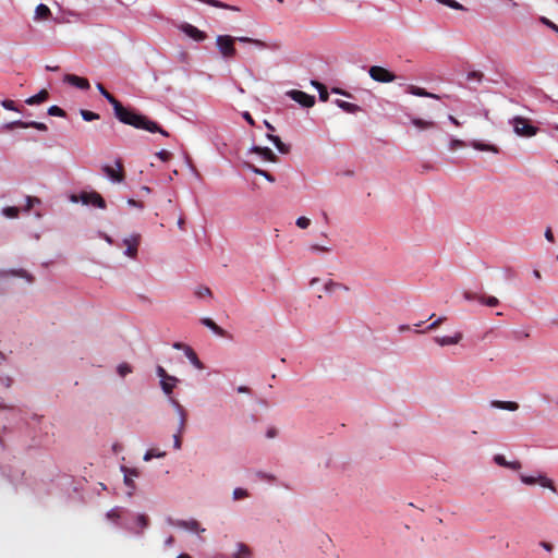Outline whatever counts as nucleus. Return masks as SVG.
Returning <instances> with one entry per match:
<instances>
[{"label":"nucleus","mask_w":558,"mask_h":558,"mask_svg":"<svg viewBox=\"0 0 558 558\" xmlns=\"http://www.w3.org/2000/svg\"><path fill=\"white\" fill-rule=\"evenodd\" d=\"M368 74L374 81L379 83H390L396 80V75L392 72L379 65L371 66Z\"/></svg>","instance_id":"423d86ee"},{"label":"nucleus","mask_w":558,"mask_h":558,"mask_svg":"<svg viewBox=\"0 0 558 558\" xmlns=\"http://www.w3.org/2000/svg\"><path fill=\"white\" fill-rule=\"evenodd\" d=\"M335 104L348 113H356V112L361 111L360 106L349 102V101H345V100L336 99Z\"/></svg>","instance_id":"f3484780"},{"label":"nucleus","mask_w":558,"mask_h":558,"mask_svg":"<svg viewBox=\"0 0 558 558\" xmlns=\"http://www.w3.org/2000/svg\"><path fill=\"white\" fill-rule=\"evenodd\" d=\"M251 557V549L245 544H238V550L234 554V558H248Z\"/></svg>","instance_id":"c85d7f7f"},{"label":"nucleus","mask_w":558,"mask_h":558,"mask_svg":"<svg viewBox=\"0 0 558 558\" xmlns=\"http://www.w3.org/2000/svg\"><path fill=\"white\" fill-rule=\"evenodd\" d=\"M49 98V93L47 89H41L38 94L27 98L25 102L29 106L39 105L46 101Z\"/></svg>","instance_id":"dca6fc26"},{"label":"nucleus","mask_w":558,"mask_h":558,"mask_svg":"<svg viewBox=\"0 0 558 558\" xmlns=\"http://www.w3.org/2000/svg\"><path fill=\"white\" fill-rule=\"evenodd\" d=\"M26 202H27L26 208H25L26 211H28L34 206V204L40 203V201L37 197H33V196H27Z\"/></svg>","instance_id":"5fc2aeb1"},{"label":"nucleus","mask_w":558,"mask_h":558,"mask_svg":"<svg viewBox=\"0 0 558 558\" xmlns=\"http://www.w3.org/2000/svg\"><path fill=\"white\" fill-rule=\"evenodd\" d=\"M492 407L493 408H497V409H501V410H508V411H515L519 409V404L517 402H513V401H499V400H494L492 401Z\"/></svg>","instance_id":"6ab92c4d"},{"label":"nucleus","mask_w":558,"mask_h":558,"mask_svg":"<svg viewBox=\"0 0 558 558\" xmlns=\"http://www.w3.org/2000/svg\"><path fill=\"white\" fill-rule=\"evenodd\" d=\"M508 468L512 470H519L521 469V463L519 461L509 462Z\"/></svg>","instance_id":"69168bd1"},{"label":"nucleus","mask_w":558,"mask_h":558,"mask_svg":"<svg viewBox=\"0 0 558 558\" xmlns=\"http://www.w3.org/2000/svg\"><path fill=\"white\" fill-rule=\"evenodd\" d=\"M494 461H495L498 465H500V466L508 468L509 462H508V461L506 460V458H505L504 456H501V454H496V456L494 457Z\"/></svg>","instance_id":"864d4df0"},{"label":"nucleus","mask_w":558,"mask_h":558,"mask_svg":"<svg viewBox=\"0 0 558 558\" xmlns=\"http://www.w3.org/2000/svg\"><path fill=\"white\" fill-rule=\"evenodd\" d=\"M471 146L474 149H477V150H481V151H490V153H494V154H498L499 153V149H498L497 146L492 145V144H485V143H482L480 141H473L471 143Z\"/></svg>","instance_id":"412c9836"},{"label":"nucleus","mask_w":558,"mask_h":558,"mask_svg":"<svg viewBox=\"0 0 558 558\" xmlns=\"http://www.w3.org/2000/svg\"><path fill=\"white\" fill-rule=\"evenodd\" d=\"M311 223V220L306 217H299L296 219V226L301 229H306Z\"/></svg>","instance_id":"de8ad7c7"},{"label":"nucleus","mask_w":558,"mask_h":558,"mask_svg":"<svg viewBox=\"0 0 558 558\" xmlns=\"http://www.w3.org/2000/svg\"><path fill=\"white\" fill-rule=\"evenodd\" d=\"M337 289H343V290H348V288L341 283H338V282H335L332 280H329L326 284H325V291L328 292V293H332L335 292Z\"/></svg>","instance_id":"7c9ffc66"},{"label":"nucleus","mask_w":558,"mask_h":558,"mask_svg":"<svg viewBox=\"0 0 558 558\" xmlns=\"http://www.w3.org/2000/svg\"><path fill=\"white\" fill-rule=\"evenodd\" d=\"M411 122L415 128L420 130H427L436 126V123L434 121H427L421 118H412Z\"/></svg>","instance_id":"b1692460"},{"label":"nucleus","mask_w":558,"mask_h":558,"mask_svg":"<svg viewBox=\"0 0 558 558\" xmlns=\"http://www.w3.org/2000/svg\"><path fill=\"white\" fill-rule=\"evenodd\" d=\"M15 128L26 129V121L16 120V121L9 122L4 125L5 130H13Z\"/></svg>","instance_id":"e433bc0d"},{"label":"nucleus","mask_w":558,"mask_h":558,"mask_svg":"<svg viewBox=\"0 0 558 558\" xmlns=\"http://www.w3.org/2000/svg\"><path fill=\"white\" fill-rule=\"evenodd\" d=\"M446 320V317H439L437 318L435 322H433L428 327L427 329L428 330H434L436 328H438Z\"/></svg>","instance_id":"13d9d810"},{"label":"nucleus","mask_w":558,"mask_h":558,"mask_svg":"<svg viewBox=\"0 0 558 558\" xmlns=\"http://www.w3.org/2000/svg\"><path fill=\"white\" fill-rule=\"evenodd\" d=\"M166 456L165 451H160L159 449H149L146 451L144 456L145 461H150L153 458H162Z\"/></svg>","instance_id":"c756f323"},{"label":"nucleus","mask_w":558,"mask_h":558,"mask_svg":"<svg viewBox=\"0 0 558 558\" xmlns=\"http://www.w3.org/2000/svg\"><path fill=\"white\" fill-rule=\"evenodd\" d=\"M1 381H2V384H3L7 388H9V387L11 386V384H12V379H11L10 377H5V378L1 379Z\"/></svg>","instance_id":"774afa93"},{"label":"nucleus","mask_w":558,"mask_h":558,"mask_svg":"<svg viewBox=\"0 0 558 558\" xmlns=\"http://www.w3.org/2000/svg\"><path fill=\"white\" fill-rule=\"evenodd\" d=\"M247 167L252 172L264 177L268 182L274 183L276 181L275 177L271 173H269L268 171L257 168L254 165H247Z\"/></svg>","instance_id":"a878e982"},{"label":"nucleus","mask_w":558,"mask_h":558,"mask_svg":"<svg viewBox=\"0 0 558 558\" xmlns=\"http://www.w3.org/2000/svg\"><path fill=\"white\" fill-rule=\"evenodd\" d=\"M545 238H546V240H547V241H549V242H554V241H555V238H554V233H553V231H551V228H549V227H548V228L545 230Z\"/></svg>","instance_id":"bf43d9fd"},{"label":"nucleus","mask_w":558,"mask_h":558,"mask_svg":"<svg viewBox=\"0 0 558 558\" xmlns=\"http://www.w3.org/2000/svg\"><path fill=\"white\" fill-rule=\"evenodd\" d=\"M156 156L162 161H168L172 157V154L168 150H160L156 154Z\"/></svg>","instance_id":"603ef678"},{"label":"nucleus","mask_w":558,"mask_h":558,"mask_svg":"<svg viewBox=\"0 0 558 558\" xmlns=\"http://www.w3.org/2000/svg\"><path fill=\"white\" fill-rule=\"evenodd\" d=\"M170 401L172 405L175 408L177 413L179 414V433H183L186 424V412L178 400L171 398Z\"/></svg>","instance_id":"ddd939ff"},{"label":"nucleus","mask_w":558,"mask_h":558,"mask_svg":"<svg viewBox=\"0 0 558 558\" xmlns=\"http://www.w3.org/2000/svg\"><path fill=\"white\" fill-rule=\"evenodd\" d=\"M28 128H33V129H36V130L43 131V132L48 130V128L45 123L36 122V121L26 122V129H28Z\"/></svg>","instance_id":"58836bf2"},{"label":"nucleus","mask_w":558,"mask_h":558,"mask_svg":"<svg viewBox=\"0 0 558 558\" xmlns=\"http://www.w3.org/2000/svg\"><path fill=\"white\" fill-rule=\"evenodd\" d=\"M539 22L558 34V25L551 22L549 19L541 16Z\"/></svg>","instance_id":"79ce46f5"},{"label":"nucleus","mask_w":558,"mask_h":558,"mask_svg":"<svg viewBox=\"0 0 558 558\" xmlns=\"http://www.w3.org/2000/svg\"><path fill=\"white\" fill-rule=\"evenodd\" d=\"M511 124L519 136L531 137L537 133V128L532 125L526 118L514 117L511 120Z\"/></svg>","instance_id":"7ed1b4c3"},{"label":"nucleus","mask_w":558,"mask_h":558,"mask_svg":"<svg viewBox=\"0 0 558 558\" xmlns=\"http://www.w3.org/2000/svg\"><path fill=\"white\" fill-rule=\"evenodd\" d=\"M64 81L68 82L69 84L77 87V88H81V89H88L89 88V82L88 80L84 78V77H80L77 75H74V74H66L64 76Z\"/></svg>","instance_id":"f8f14e48"},{"label":"nucleus","mask_w":558,"mask_h":558,"mask_svg":"<svg viewBox=\"0 0 558 558\" xmlns=\"http://www.w3.org/2000/svg\"><path fill=\"white\" fill-rule=\"evenodd\" d=\"M312 85L315 86L319 92V99L322 101H327L329 98L328 90L324 84L317 81H312Z\"/></svg>","instance_id":"bb28decb"},{"label":"nucleus","mask_w":558,"mask_h":558,"mask_svg":"<svg viewBox=\"0 0 558 558\" xmlns=\"http://www.w3.org/2000/svg\"><path fill=\"white\" fill-rule=\"evenodd\" d=\"M48 114L52 116V117H61V118H63V117H65L66 113H65V111L62 108H60L58 106H51L48 109Z\"/></svg>","instance_id":"f704fd0d"},{"label":"nucleus","mask_w":558,"mask_h":558,"mask_svg":"<svg viewBox=\"0 0 558 558\" xmlns=\"http://www.w3.org/2000/svg\"><path fill=\"white\" fill-rule=\"evenodd\" d=\"M2 213L8 218H16L19 216L20 209L17 207H5L3 208Z\"/></svg>","instance_id":"4c0bfd02"},{"label":"nucleus","mask_w":558,"mask_h":558,"mask_svg":"<svg viewBox=\"0 0 558 558\" xmlns=\"http://www.w3.org/2000/svg\"><path fill=\"white\" fill-rule=\"evenodd\" d=\"M202 324L204 326H206L207 328H209L213 332H215L216 335L220 336V337H225L226 336V330L222 329L220 326H218L211 318H203L202 320Z\"/></svg>","instance_id":"a211bd4d"},{"label":"nucleus","mask_w":558,"mask_h":558,"mask_svg":"<svg viewBox=\"0 0 558 558\" xmlns=\"http://www.w3.org/2000/svg\"><path fill=\"white\" fill-rule=\"evenodd\" d=\"M236 41L242 44H251L259 49L268 48V45L260 39H255L245 36L233 37L230 35H218L216 37V47L218 49V52L225 60H232L238 56V51L235 49Z\"/></svg>","instance_id":"f03ea898"},{"label":"nucleus","mask_w":558,"mask_h":558,"mask_svg":"<svg viewBox=\"0 0 558 558\" xmlns=\"http://www.w3.org/2000/svg\"><path fill=\"white\" fill-rule=\"evenodd\" d=\"M173 348L177 350H183L184 353L186 354V348H191V347L187 344L181 343V342H175V343H173Z\"/></svg>","instance_id":"052dcab7"},{"label":"nucleus","mask_w":558,"mask_h":558,"mask_svg":"<svg viewBox=\"0 0 558 558\" xmlns=\"http://www.w3.org/2000/svg\"><path fill=\"white\" fill-rule=\"evenodd\" d=\"M80 113H81L82 118L85 121H94V120H98L99 119V114L98 113L89 111V110H86V109H82L80 111Z\"/></svg>","instance_id":"72a5a7b5"},{"label":"nucleus","mask_w":558,"mask_h":558,"mask_svg":"<svg viewBox=\"0 0 558 558\" xmlns=\"http://www.w3.org/2000/svg\"><path fill=\"white\" fill-rule=\"evenodd\" d=\"M182 31L189 36L191 37L192 39H194L195 41H204L206 38H207V35L205 32L198 29L197 27H195L194 25L192 24H184L182 25Z\"/></svg>","instance_id":"9d476101"},{"label":"nucleus","mask_w":558,"mask_h":558,"mask_svg":"<svg viewBox=\"0 0 558 558\" xmlns=\"http://www.w3.org/2000/svg\"><path fill=\"white\" fill-rule=\"evenodd\" d=\"M174 524L181 529H185L196 533L205 531V529H202L199 526V523L196 520H178Z\"/></svg>","instance_id":"4468645a"},{"label":"nucleus","mask_w":558,"mask_h":558,"mask_svg":"<svg viewBox=\"0 0 558 558\" xmlns=\"http://www.w3.org/2000/svg\"><path fill=\"white\" fill-rule=\"evenodd\" d=\"M121 517V509L119 507L112 508L107 512V518L111 521H117Z\"/></svg>","instance_id":"ea45409f"},{"label":"nucleus","mask_w":558,"mask_h":558,"mask_svg":"<svg viewBox=\"0 0 558 558\" xmlns=\"http://www.w3.org/2000/svg\"><path fill=\"white\" fill-rule=\"evenodd\" d=\"M160 385H161L163 392L169 396L172 393L175 383L171 381L170 379H163V380H160Z\"/></svg>","instance_id":"2f4dec72"},{"label":"nucleus","mask_w":558,"mask_h":558,"mask_svg":"<svg viewBox=\"0 0 558 558\" xmlns=\"http://www.w3.org/2000/svg\"><path fill=\"white\" fill-rule=\"evenodd\" d=\"M141 235L134 234L123 240V244L126 246L125 255L134 258L137 255V247L140 244Z\"/></svg>","instance_id":"6e6552de"},{"label":"nucleus","mask_w":558,"mask_h":558,"mask_svg":"<svg viewBox=\"0 0 558 558\" xmlns=\"http://www.w3.org/2000/svg\"><path fill=\"white\" fill-rule=\"evenodd\" d=\"M51 16V11L46 4H38L35 9L36 20H47Z\"/></svg>","instance_id":"4be33fe9"},{"label":"nucleus","mask_w":558,"mask_h":558,"mask_svg":"<svg viewBox=\"0 0 558 558\" xmlns=\"http://www.w3.org/2000/svg\"><path fill=\"white\" fill-rule=\"evenodd\" d=\"M194 293L197 298L211 296V291L208 287H198Z\"/></svg>","instance_id":"a19ab883"},{"label":"nucleus","mask_w":558,"mask_h":558,"mask_svg":"<svg viewBox=\"0 0 558 558\" xmlns=\"http://www.w3.org/2000/svg\"><path fill=\"white\" fill-rule=\"evenodd\" d=\"M478 302L489 307H495L499 304V300L496 296H487L484 294H482V296H478Z\"/></svg>","instance_id":"cd10ccee"},{"label":"nucleus","mask_w":558,"mask_h":558,"mask_svg":"<svg viewBox=\"0 0 558 558\" xmlns=\"http://www.w3.org/2000/svg\"><path fill=\"white\" fill-rule=\"evenodd\" d=\"M267 138L274 143L279 153L288 154L290 151V146L284 144L279 136L267 134Z\"/></svg>","instance_id":"aec40b11"},{"label":"nucleus","mask_w":558,"mask_h":558,"mask_svg":"<svg viewBox=\"0 0 558 558\" xmlns=\"http://www.w3.org/2000/svg\"><path fill=\"white\" fill-rule=\"evenodd\" d=\"M1 105L7 110L20 111V109L15 106V102L11 99L3 100Z\"/></svg>","instance_id":"a18cd8bd"},{"label":"nucleus","mask_w":558,"mask_h":558,"mask_svg":"<svg viewBox=\"0 0 558 558\" xmlns=\"http://www.w3.org/2000/svg\"><path fill=\"white\" fill-rule=\"evenodd\" d=\"M136 521L142 530L148 525V518L145 514H138Z\"/></svg>","instance_id":"3c124183"},{"label":"nucleus","mask_w":558,"mask_h":558,"mask_svg":"<svg viewBox=\"0 0 558 558\" xmlns=\"http://www.w3.org/2000/svg\"><path fill=\"white\" fill-rule=\"evenodd\" d=\"M157 375L161 378V380L170 379L171 381L174 383L178 381V378L174 376H170L162 366L157 367Z\"/></svg>","instance_id":"c9c22d12"},{"label":"nucleus","mask_w":558,"mask_h":558,"mask_svg":"<svg viewBox=\"0 0 558 558\" xmlns=\"http://www.w3.org/2000/svg\"><path fill=\"white\" fill-rule=\"evenodd\" d=\"M186 357L190 360V362L198 369H204L203 362L198 359L197 354L192 348H186Z\"/></svg>","instance_id":"393cba45"},{"label":"nucleus","mask_w":558,"mask_h":558,"mask_svg":"<svg viewBox=\"0 0 558 558\" xmlns=\"http://www.w3.org/2000/svg\"><path fill=\"white\" fill-rule=\"evenodd\" d=\"M236 390L239 393H248L250 392V388H247L246 386H240V387H238Z\"/></svg>","instance_id":"338daca9"},{"label":"nucleus","mask_w":558,"mask_h":558,"mask_svg":"<svg viewBox=\"0 0 558 558\" xmlns=\"http://www.w3.org/2000/svg\"><path fill=\"white\" fill-rule=\"evenodd\" d=\"M408 93H410V94H412L414 96H418V97L438 98L437 95L432 94V93L427 92L426 89H424L422 87L414 86V85H410L408 87Z\"/></svg>","instance_id":"5701e85b"},{"label":"nucleus","mask_w":558,"mask_h":558,"mask_svg":"<svg viewBox=\"0 0 558 558\" xmlns=\"http://www.w3.org/2000/svg\"><path fill=\"white\" fill-rule=\"evenodd\" d=\"M128 203H129V205H131V206H136V207H138V208H143V207H144V205H143V203H142V202H138V201H135V199H132V198H130V199L128 201Z\"/></svg>","instance_id":"0e129e2a"},{"label":"nucleus","mask_w":558,"mask_h":558,"mask_svg":"<svg viewBox=\"0 0 558 558\" xmlns=\"http://www.w3.org/2000/svg\"><path fill=\"white\" fill-rule=\"evenodd\" d=\"M181 434H182V433H179V432H178V433L173 436V447H174V449H177V450L181 449V447H182Z\"/></svg>","instance_id":"4d7b16f0"},{"label":"nucleus","mask_w":558,"mask_h":558,"mask_svg":"<svg viewBox=\"0 0 558 558\" xmlns=\"http://www.w3.org/2000/svg\"><path fill=\"white\" fill-rule=\"evenodd\" d=\"M461 339H462V333L456 332L454 336H452V337H436L435 341L439 345L445 347V345H450V344H457L460 342Z\"/></svg>","instance_id":"2eb2a0df"},{"label":"nucleus","mask_w":558,"mask_h":558,"mask_svg":"<svg viewBox=\"0 0 558 558\" xmlns=\"http://www.w3.org/2000/svg\"><path fill=\"white\" fill-rule=\"evenodd\" d=\"M520 477H521V481L526 485L539 484L543 487H548V488L554 489L553 482L544 475H538L537 477H535V476H529V475L522 474Z\"/></svg>","instance_id":"1a4fd4ad"},{"label":"nucleus","mask_w":558,"mask_h":558,"mask_svg":"<svg viewBox=\"0 0 558 558\" xmlns=\"http://www.w3.org/2000/svg\"><path fill=\"white\" fill-rule=\"evenodd\" d=\"M439 3H442L453 10H460V11H464L465 8L460 4L459 2H457L456 0H437Z\"/></svg>","instance_id":"473e14b6"},{"label":"nucleus","mask_w":558,"mask_h":558,"mask_svg":"<svg viewBox=\"0 0 558 558\" xmlns=\"http://www.w3.org/2000/svg\"><path fill=\"white\" fill-rule=\"evenodd\" d=\"M247 492L243 488H235L233 490V499L234 500H240V499H243L245 497H247Z\"/></svg>","instance_id":"49530a36"},{"label":"nucleus","mask_w":558,"mask_h":558,"mask_svg":"<svg viewBox=\"0 0 558 558\" xmlns=\"http://www.w3.org/2000/svg\"><path fill=\"white\" fill-rule=\"evenodd\" d=\"M464 146H465L464 142H463V141H461V140H457V138H452V140L450 141V143H449V149H450L451 151H454V150H457V149H459V148H462V147H464Z\"/></svg>","instance_id":"37998d69"},{"label":"nucleus","mask_w":558,"mask_h":558,"mask_svg":"<svg viewBox=\"0 0 558 558\" xmlns=\"http://www.w3.org/2000/svg\"><path fill=\"white\" fill-rule=\"evenodd\" d=\"M484 77V74L480 71H471L468 73V76L466 78L469 81H477V82H481Z\"/></svg>","instance_id":"c03bdc74"},{"label":"nucleus","mask_w":558,"mask_h":558,"mask_svg":"<svg viewBox=\"0 0 558 558\" xmlns=\"http://www.w3.org/2000/svg\"><path fill=\"white\" fill-rule=\"evenodd\" d=\"M251 153L259 155L265 160L270 162H278L279 160L278 156L268 147L253 146L251 148Z\"/></svg>","instance_id":"9b49d317"},{"label":"nucleus","mask_w":558,"mask_h":558,"mask_svg":"<svg viewBox=\"0 0 558 558\" xmlns=\"http://www.w3.org/2000/svg\"><path fill=\"white\" fill-rule=\"evenodd\" d=\"M73 202H82L84 205H93L98 208H106V202L104 197L97 192H82L78 196L72 195Z\"/></svg>","instance_id":"20e7f679"},{"label":"nucleus","mask_w":558,"mask_h":558,"mask_svg":"<svg viewBox=\"0 0 558 558\" xmlns=\"http://www.w3.org/2000/svg\"><path fill=\"white\" fill-rule=\"evenodd\" d=\"M463 296L466 301H478V296H482V294H477L471 291H465L463 293Z\"/></svg>","instance_id":"6e6d98bb"},{"label":"nucleus","mask_w":558,"mask_h":558,"mask_svg":"<svg viewBox=\"0 0 558 558\" xmlns=\"http://www.w3.org/2000/svg\"><path fill=\"white\" fill-rule=\"evenodd\" d=\"M102 171L113 182L121 183L125 179L124 167L121 159L116 160V168L105 165Z\"/></svg>","instance_id":"39448f33"},{"label":"nucleus","mask_w":558,"mask_h":558,"mask_svg":"<svg viewBox=\"0 0 558 558\" xmlns=\"http://www.w3.org/2000/svg\"><path fill=\"white\" fill-rule=\"evenodd\" d=\"M292 100L296 101L305 108H311L315 105V97L306 94L305 92L292 89L287 93Z\"/></svg>","instance_id":"0eeeda50"},{"label":"nucleus","mask_w":558,"mask_h":558,"mask_svg":"<svg viewBox=\"0 0 558 558\" xmlns=\"http://www.w3.org/2000/svg\"><path fill=\"white\" fill-rule=\"evenodd\" d=\"M97 88L100 92V94L113 107L114 116L120 122L134 126L136 129L146 130L150 133H160L166 137L169 136V133L166 130H163L157 122L150 120L146 116L137 113L134 110L125 108L112 94H110L104 87L102 84H97Z\"/></svg>","instance_id":"f257e3e1"},{"label":"nucleus","mask_w":558,"mask_h":558,"mask_svg":"<svg viewBox=\"0 0 558 558\" xmlns=\"http://www.w3.org/2000/svg\"><path fill=\"white\" fill-rule=\"evenodd\" d=\"M311 250L315 251V252H327L328 251L327 247L320 246V245H317V244L312 245Z\"/></svg>","instance_id":"e2e57ef3"},{"label":"nucleus","mask_w":558,"mask_h":558,"mask_svg":"<svg viewBox=\"0 0 558 558\" xmlns=\"http://www.w3.org/2000/svg\"><path fill=\"white\" fill-rule=\"evenodd\" d=\"M12 274H13L14 276H19V277L25 278V279H27L29 282H32V281L34 280V279H33V277H32L28 272H26L25 270H23V269H20V270H13V271H12Z\"/></svg>","instance_id":"8fccbe9b"},{"label":"nucleus","mask_w":558,"mask_h":558,"mask_svg":"<svg viewBox=\"0 0 558 558\" xmlns=\"http://www.w3.org/2000/svg\"><path fill=\"white\" fill-rule=\"evenodd\" d=\"M132 369L130 367V365L123 363V364H120L119 367H118V373L120 376L124 377L126 374L131 373Z\"/></svg>","instance_id":"09e8293b"},{"label":"nucleus","mask_w":558,"mask_h":558,"mask_svg":"<svg viewBox=\"0 0 558 558\" xmlns=\"http://www.w3.org/2000/svg\"><path fill=\"white\" fill-rule=\"evenodd\" d=\"M243 118L247 121L248 124L255 125V120L247 111L243 112Z\"/></svg>","instance_id":"680f3d73"}]
</instances>
